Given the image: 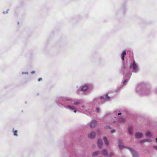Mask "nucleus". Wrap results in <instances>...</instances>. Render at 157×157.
I'll return each mask as SVG.
<instances>
[{"instance_id": "f257e3e1", "label": "nucleus", "mask_w": 157, "mask_h": 157, "mask_svg": "<svg viewBox=\"0 0 157 157\" xmlns=\"http://www.w3.org/2000/svg\"><path fill=\"white\" fill-rule=\"evenodd\" d=\"M121 141H118V146L119 147L120 149H122L123 148H126V149H128L130 151L131 153L132 156L133 157H137L138 156V155L137 153L135 152L134 150L132 149L131 148L129 147H127L125 146H121L120 144Z\"/></svg>"}, {"instance_id": "f03ea898", "label": "nucleus", "mask_w": 157, "mask_h": 157, "mask_svg": "<svg viewBox=\"0 0 157 157\" xmlns=\"http://www.w3.org/2000/svg\"><path fill=\"white\" fill-rule=\"evenodd\" d=\"M131 68H132L133 70V71L136 72L138 69V66L136 64L135 61L133 62L132 63L130 66Z\"/></svg>"}, {"instance_id": "7ed1b4c3", "label": "nucleus", "mask_w": 157, "mask_h": 157, "mask_svg": "<svg viewBox=\"0 0 157 157\" xmlns=\"http://www.w3.org/2000/svg\"><path fill=\"white\" fill-rule=\"evenodd\" d=\"M95 136V133L94 132H91L88 135V137L91 139L94 138Z\"/></svg>"}, {"instance_id": "20e7f679", "label": "nucleus", "mask_w": 157, "mask_h": 157, "mask_svg": "<svg viewBox=\"0 0 157 157\" xmlns=\"http://www.w3.org/2000/svg\"><path fill=\"white\" fill-rule=\"evenodd\" d=\"M97 124V121L95 120L93 121L90 124V127L91 128L94 127Z\"/></svg>"}, {"instance_id": "39448f33", "label": "nucleus", "mask_w": 157, "mask_h": 157, "mask_svg": "<svg viewBox=\"0 0 157 157\" xmlns=\"http://www.w3.org/2000/svg\"><path fill=\"white\" fill-rule=\"evenodd\" d=\"M126 55V52L124 50L123 51L121 54V58L122 60H124V56Z\"/></svg>"}, {"instance_id": "423d86ee", "label": "nucleus", "mask_w": 157, "mask_h": 157, "mask_svg": "<svg viewBox=\"0 0 157 157\" xmlns=\"http://www.w3.org/2000/svg\"><path fill=\"white\" fill-rule=\"evenodd\" d=\"M98 147L100 148L101 147L102 145V143L101 140L100 139H98Z\"/></svg>"}, {"instance_id": "0eeeda50", "label": "nucleus", "mask_w": 157, "mask_h": 157, "mask_svg": "<svg viewBox=\"0 0 157 157\" xmlns=\"http://www.w3.org/2000/svg\"><path fill=\"white\" fill-rule=\"evenodd\" d=\"M133 127L132 126H129L128 127V132L129 134L131 135L133 133Z\"/></svg>"}, {"instance_id": "6e6552de", "label": "nucleus", "mask_w": 157, "mask_h": 157, "mask_svg": "<svg viewBox=\"0 0 157 157\" xmlns=\"http://www.w3.org/2000/svg\"><path fill=\"white\" fill-rule=\"evenodd\" d=\"M142 135L143 134L141 133H136V137L137 138H139L142 136Z\"/></svg>"}, {"instance_id": "1a4fd4ad", "label": "nucleus", "mask_w": 157, "mask_h": 157, "mask_svg": "<svg viewBox=\"0 0 157 157\" xmlns=\"http://www.w3.org/2000/svg\"><path fill=\"white\" fill-rule=\"evenodd\" d=\"M88 87L86 86H82L81 88V90L82 91H85L88 89Z\"/></svg>"}, {"instance_id": "9d476101", "label": "nucleus", "mask_w": 157, "mask_h": 157, "mask_svg": "<svg viewBox=\"0 0 157 157\" xmlns=\"http://www.w3.org/2000/svg\"><path fill=\"white\" fill-rule=\"evenodd\" d=\"M103 140L106 145H108L109 144L107 140L106 137H104L103 138Z\"/></svg>"}, {"instance_id": "9b49d317", "label": "nucleus", "mask_w": 157, "mask_h": 157, "mask_svg": "<svg viewBox=\"0 0 157 157\" xmlns=\"http://www.w3.org/2000/svg\"><path fill=\"white\" fill-rule=\"evenodd\" d=\"M100 152L99 151H96L94 152L93 154L92 155L94 156H96L98 155L99 154Z\"/></svg>"}, {"instance_id": "f8f14e48", "label": "nucleus", "mask_w": 157, "mask_h": 157, "mask_svg": "<svg viewBox=\"0 0 157 157\" xmlns=\"http://www.w3.org/2000/svg\"><path fill=\"white\" fill-rule=\"evenodd\" d=\"M105 98H106V99H109V97L108 96V95H105V97H101L100 98V99L102 100L104 99Z\"/></svg>"}, {"instance_id": "ddd939ff", "label": "nucleus", "mask_w": 157, "mask_h": 157, "mask_svg": "<svg viewBox=\"0 0 157 157\" xmlns=\"http://www.w3.org/2000/svg\"><path fill=\"white\" fill-rule=\"evenodd\" d=\"M102 154L104 155H106L107 154V152L106 150H104L102 151Z\"/></svg>"}, {"instance_id": "4468645a", "label": "nucleus", "mask_w": 157, "mask_h": 157, "mask_svg": "<svg viewBox=\"0 0 157 157\" xmlns=\"http://www.w3.org/2000/svg\"><path fill=\"white\" fill-rule=\"evenodd\" d=\"M68 107L69 108H70L71 109H72L74 110V112L75 113H76V110L75 109V108L73 107H71V106L70 105H68Z\"/></svg>"}, {"instance_id": "2eb2a0df", "label": "nucleus", "mask_w": 157, "mask_h": 157, "mask_svg": "<svg viewBox=\"0 0 157 157\" xmlns=\"http://www.w3.org/2000/svg\"><path fill=\"white\" fill-rule=\"evenodd\" d=\"M151 133L149 132H147L146 133V136L149 137L151 136Z\"/></svg>"}, {"instance_id": "dca6fc26", "label": "nucleus", "mask_w": 157, "mask_h": 157, "mask_svg": "<svg viewBox=\"0 0 157 157\" xmlns=\"http://www.w3.org/2000/svg\"><path fill=\"white\" fill-rule=\"evenodd\" d=\"M119 121L120 122H123L125 121V119L124 118L121 117L119 119Z\"/></svg>"}, {"instance_id": "f3484780", "label": "nucleus", "mask_w": 157, "mask_h": 157, "mask_svg": "<svg viewBox=\"0 0 157 157\" xmlns=\"http://www.w3.org/2000/svg\"><path fill=\"white\" fill-rule=\"evenodd\" d=\"M13 132H14V135L16 136H17V130L14 131Z\"/></svg>"}, {"instance_id": "a211bd4d", "label": "nucleus", "mask_w": 157, "mask_h": 157, "mask_svg": "<svg viewBox=\"0 0 157 157\" xmlns=\"http://www.w3.org/2000/svg\"><path fill=\"white\" fill-rule=\"evenodd\" d=\"M79 103V102L78 101H75L74 102V105H77V104H78Z\"/></svg>"}, {"instance_id": "6ab92c4d", "label": "nucleus", "mask_w": 157, "mask_h": 157, "mask_svg": "<svg viewBox=\"0 0 157 157\" xmlns=\"http://www.w3.org/2000/svg\"><path fill=\"white\" fill-rule=\"evenodd\" d=\"M146 141H147V140L145 139V140H144L143 141H140V143H143V142H146Z\"/></svg>"}, {"instance_id": "aec40b11", "label": "nucleus", "mask_w": 157, "mask_h": 157, "mask_svg": "<svg viewBox=\"0 0 157 157\" xmlns=\"http://www.w3.org/2000/svg\"><path fill=\"white\" fill-rule=\"evenodd\" d=\"M96 111L98 113L99 112V109L98 108H96Z\"/></svg>"}, {"instance_id": "412c9836", "label": "nucleus", "mask_w": 157, "mask_h": 157, "mask_svg": "<svg viewBox=\"0 0 157 157\" xmlns=\"http://www.w3.org/2000/svg\"><path fill=\"white\" fill-rule=\"evenodd\" d=\"M115 132V130L114 129L112 130L111 131V132L112 133L114 132Z\"/></svg>"}, {"instance_id": "4be33fe9", "label": "nucleus", "mask_w": 157, "mask_h": 157, "mask_svg": "<svg viewBox=\"0 0 157 157\" xmlns=\"http://www.w3.org/2000/svg\"><path fill=\"white\" fill-rule=\"evenodd\" d=\"M154 148L157 150V146H155L154 147Z\"/></svg>"}, {"instance_id": "5701e85b", "label": "nucleus", "mask_w": 157, "mask_h": 157, "mask_svg": "<svg viewBox=\"0 0 157 157\" xmlns=\"http://www.w3.org/2000/svg\"><path fill=\"white\" fill-rule=\"evenodd\" d=\"M42 80V79L41 78H40L38 79V81H40Z\"/></svg>"}, {"instance_id": "b1692460", "label": "nucleus", "mask_w": 157, "mask_h": 157, "mask_svg": "<svg viewBox=\"0 0 157 157\" xmlns=\"http://www.w3.org/2000/svg\"><path fill=\"white\" fill-rule=\"evenodd\" d=\"M126 82V80H124L123 82V84H125V83Z\"/></svg>"}, {"instance_id": "393cba45", "label": "nucleus", "mask_w": 157, "mask_h": 157, "mask_svg": "<svg viewBox=\"0 0 157 157\" xmlns=\"http://www.w3.org/2000/svg\"><path fill=\"white\" fill-rule=\"evenodd\" d=\"M110 155L111 156H112V155H113V153L111 152L110 153Z\"/></svg>"}, {"instance_id": "a878e982", "label": "nucleus", "mask_w": 157, "mask_h": 157, "mask_svg": "<svg viewBox=\"0 0 157 157\" xmlns=\"http://www.w3.org/2000/svg\"><path fill=\"white\" fill-rule=\"evenodd\" d=\"M121 112H119L118 113V115H121Z\"/></svg>"}, {"instance_id": "bb28decb", "label": "nucleus", "mask_w": 157, "mask_h": 157, "mask_svg": "<svg viewBox=\"0 0 157 157\" xmlns=\"http://www.w3.org/2000/svg\"><path fill=\"white\" fill-rule=\"evenodd\" d=\"M35 73V71H33L32 72V73L34 74Z\"/></svg>"}, {"instance_id": "cd10ccee", "label": "nucleus", "mask_w": 157, "mask_h": 157, "mask_svg": "<svg viewBox=\"0 0 157 157\" xmlns=\"http://www.w3.org/2000/svg\"><path fill=\"white\" fill-rule=\"evenodd\" d=\"M156 141L157 142V138L156 139Z\"/></svg>"}, {"instance_id": "c85d7f7f", "label": "nucleus", "mask_w": 157, "mask_h": 157, "mask_svg": "<svg viewBox=\"0 0 157 157\" xmlns=\"http://www.w3.org/2000/svg\"><path fill=\"white\" fill-rule=\"evenodd\" d=\"M105 99H107L106 98H105L104 99H105Z\"/></svg>"}]
</instances>
